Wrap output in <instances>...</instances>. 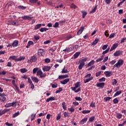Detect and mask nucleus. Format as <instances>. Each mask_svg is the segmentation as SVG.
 <instances>
[{"label": "nucleus", "mask_w": 126, "mask_h": 126, "mask_svg": "<svg viewBox=\"0 0 126 126\" xmlns=\"http://www.w3.org/2000/svg\"><path fill=\"white\" fill-rule=\"evenodd\" d=\"M36 1H38V0H30V2L31 3H36Z\"/></svg>", "instance_id": "55"}, {"label": "nucleus", "mask_w": 126, "mask_h": 126, "mask_svg": "<svg viewBox=\"0 0 126 126\" xmlns=\"http://www.w3.org/2000/svg\"><path fill=\"white\" fill-rule=\"evenodd\" d=\"M118 46H119V44H118V43H115L113 44L110 50V52H112V51H114V50H115V49H117Z\"/></svg>", "instance_id": "7"}, {"label": "nucleus", "mask_w": 126, "mask_h": 126, "mask_svg": "<svg viewBox=\"0 0 126 126\" xmlns=\"http://www.w3.org/2000/svg\"><path fill=\"white\" fill-rule=\"evenodd\" d=\"M85 65V63H84V62H80V64L78 66L79 69L80 70L82 68H83V66H84Z\"/></svg>", "instance_id": "12"}, {"label": "nucleus", "mask_w": 126, "mask_h": 126, "mask_svg": "<svg viewBox=\"0 0 126 126\" xmlns=\"http://www.w3.org/2000/svg\"><path fill=\"white\" fill-rule=\"evenodd\" d=\"M68 77V75H60L59 76V79H63V78H66Z\"/></svg>", "instance_id": "13"}, {"label": "nucleus", "mask_w": 126, "mask_h": 126, "mask_svg": "<svg viewBox=\"0 0 126 126\" xmlns=\"http://www.w3.org/2000/svg\"><path fill=\"white\" fill-rule=\"evenodd\" d=\"M90 106L92 107L93 108H95V102L92 101Z\"/></svg>", "instance_id": "44"}, {"label": "nucleus", "mask_w": 126, "mask_h": 126, "mask_svg": "<svg viewBox=\"0 0 126 126\" xmlns=\"http://www.w3.org/2000/svg\"><path fill=\"white\" fill-rule=\"evenodd\" d=\"M41 26H42V24H41L36 25L34 27V30H37V29L41 28Z\"/></svg>", "instance_id": "19"}, {"label": "nucleus", "mask_w": 126, "mask_h": 126, "mask_svg": "<svg viewBox=\"0 0 126 126\" xmlns=\"http://www.w3.org/2000/svg\"><path fill=\"white\" fill-rule=\"evenodd\" d=\"M94 63H95V61H94V60H92L88 64V66H91V65L94 64Z\"/></svg>", "instance_id": "21"}, {"label": "nucleus", "mask_w": 126, "mask_h": 126, "mask_svg": "<svg viewBox=\"0 0 126 126\" xmlns=\"http://www.w3.org/2000/svg\"><path fill=\"white\" fill-rule=\"evenodd\" d=\"M68 72V71H67V69H65V67H64L62 71V73H67Z\"/></svg>", "instance_id": "25"}, {"label": "nucleus", "mask_w": 126, "mask_h": 126, "mask_svg": "<svg viewBox=\"0 0 126 126\" xmlns=\"http://www.w3.org/2000/svg\"><path fill=\"white\" fill-rule=\"evenodd\" d=\"M109 58L108 57H105V58L104 59L103 61V63H106V62H107V61H108Z\"/></svg>", "instance_id": "60"}, {"label": "nucleus", "mask_w": 126, "mask_h": 126, "mask_svg": "<svg viewBox=\"0 0 126 126\" xmlns=\"http://www.w3.org/2000/svg\"><path fill=\"white\" fill-rule=\"evenodd\" d=\"M88 59L87 58H84L80 60L81 63H84L87 61Z\"/></svg>", "instance_id": "54"}, {"label": "nucleus", "mask_w": 126, "mask_h": 126, "mask_svg": "<svg viewBox=\"0 0 126 126\" xmlns=\"http://www.w3.org/2000/svg\"><path fill=\"white\" fill-rule=\"evenodd\" d=\"M49 30V29L46 28H42L40 29V32H46V31Z\"/></svg>", "instance_id": "20"}, {"label": "nucleus", "mask_w": 126, "mask_h": 126, "mask_svg": "<svg viewBox=\"0 0 126 126\" xmlns=\"http://www.w3.org/2000/svg\"><path fill=\"white\" fill-rule=\"evenodd\" d=\"M38 54L39 56H44V55H45V53H44V50L39 49Z\"/></svg>", "instance_id": "10"}, {"label": "nucleus", "mask_w": 126, "mask_h": 126, "mask_svg": "<svg viewBox=\"0 0 126 126\" xmlns=\"http://www.w3.org/2000/svg\"><path fill=\"white\" fill-rule=\"evenodd\" d=\"M53 27H54V28H58V27H59V23H55V24L53 25Z\"/></svg>", "instance_id": "46"}, {"label": "nucleus", "mask_w": 126, "mask_h": 126, "mask_svg": "<svg viewBox=\"0 0 126 126\" xmlns=\"http://www.w3.org/2000/svg\"><path fill=\"white\" fill-rule=\"evenodd\" d=\"M109 50H110V48H108L106 50L103 51L102 53L103 55H105L107 54L109 52Z\"/></svg>", "instance_id": "53"}, {"label": "nucleus", "mask_w": 126, "mask_h": 126, "mask_svg": "<svg viewBox=\"0 0 126 126\" xmlns=\"http://www.w3.org/2000/svg\"><path fill=\"white\" fill-rule=\"evenodd\" d=\"M68 110H69L71 113H73V112H74V108H72V107L68 108Z\"/></svg>", "instance_id": "47"}, {"label": "nucleus", "mask_w": 126, "mask_h": 126, "mask_svg": "<svg viewBox=\"0 0 126 126\" xmlns=\"http://www.w3.org/2000/svg\"><path fill=\"white\" fill-rule=\"evenodd\" d=\"M97 87H100V88H103L105 86L104 83H98L96 84Z\"/></svg>", "instance_id": "8"}, {"label": "nucleus", "mask_w": 126, "mask_h": 126, "mask_svg": "<svg viewBox=\"0 0 126 126\" xmlns=\"http://www.w3.org/2000/svg\"><path fill=\"white\" fill-rule=\"evenodd\" d=\"M122 55H123V51L121 50L117 51L114 53V56L115 57H119V56H121Z\"/></svg>", "instance_id": "3"}, {"label": "nucleus", "mask_w": 126, "mask_h": 126, "mask_svg": "<svg viewBox=\"0 0 126 126\" xmlns=\"http://www.w3.org/2000/svg\"><path fill=\"white\" fill-rule=\"evenodd\" d=\"M71 7L75 9V8H77V6H76V5H75L74 4L72 3L71 4Z\"/></svg>", "instance_id": "51"}, {"label": "nucleus", "mask_w": 126, "mask_h": 126, "mask_svg": "<svg viewBox=\"0 0 126 126\" xmlns=\"http://www.w3.org/2000/svg\"><path fill=\"white\" fill-rule=\"evenodd\" d=\"M124 64V60L120 59L118 61V63L114 64L113 66L114 68L117 67L119 68V67H121V65H123Z\"/></svg>", "instance_id": "1"}, {"label": "nucleus", "mask_w": 126, "mask_h": 126, "mask_svg": "<svg viewBox=\"0 0 126 126\" xmlns=\"http://www.w3.org/2000/svg\"><path fill=\"white\" fill-rule=\"evenodd\" d=\"M106 23L107 24H111V23H112V20L108 19L106 21Z\"/></svg>", "instance_id": "62"}, {"label": "nucleus", "mask_w": 126, "mask_h": 126, "mask_svg": "<svg viewBox=\"0 0 126 126\" xmlns=\"http://www.w3.org/2000/svg\"><path fill=\"white\" fill-rule=\"evenodd\" d=\"M19 8L20 9H26V6H19Z\"/></svg>", "instance_id": "56"}, {"label": "nucleus", "mask_w": 126, "mask_h": 126, "mask_svg": "<svg viewBox=\"0 0 126 126\" xmlns=\"http://www.w3.org/2000/svg\"><path fill=\"white\" fill-rule=\"evenodd\" d=\"M31 45H34V42H33V41H29L28 45L26 46V48L28 49V48H29V47H30Z\"/></svg>", "instance_id": "15"}, {"label": "nucleus", "mask_w": 126, "mask_h": 126, "mask_svg": "<svg viewBox=\"0 0 126 126\" xmlns=\"http://www.w3.org/2000/svg\"><path fill=\"white\" fill-rule=\"evenodd\" d=\"M0 100L1 102H4V101H6V97H5V96H1L0 97Z\"/></svg>", "instance_id": "23"}, {"label": "nucleus", "mask_w": 126, "mask_h": 126, "mask_svg": "<svg viewBox=\"0 0 126 126\" xmlns=\"http://www.w3.org/2000/svg\"><path fill=\"white\" fill-rule=\"evenodd\" d=\"M90 113V110H83L82 111L83 114H89Z\"/></svg>", "instance_id": "42"}, {"label": "nucleus", "mask_w": 126, "mask_h": 126, "mask_svg": "<svg viewBox=\"0 0 126 126\" xmlns=\"http://www.w3.org/2000/svg\"><path fill=\"white\" fill-rule=\"evenodd\" d=\"M101 61H103V58L101 57V58H98L96 61V63H99V62H101Z\"/></svg>", "instance_id": "61"}, {"label": "nucleus", "mask_w": 126, "mask_h": 126, "mask_svg": "<svg viewBox=\"0 0 126 126\" xmlns=\"http://www.w3.org/2000/svg\"><path fill=\"white\" fill-rule=\"evenodd\" d=\"M75 99L76 101H82V98L80 97H76Z\"/></svg>", "instance_id": "49"}, {"label": "nucleus", "mask_w": 126, "mask_h": 126, "mask_svg": "<svg viewBox=\"0 0 126 126\" xmlns=\"http://www.w3.org/2000/svg\"><path fill=\"white\" fill-rule=\"evenodd\" d=\"M31 78L32 80V81H34V82H35V83H38V82H39V79H38L37 77H31Z\"/></svg>", "instance_id": "9"}, {"label": "nucleus", "mask_w": 126, "mask_h": 126, "mask_svg": "<svg viewBox=\"0 0 126 126\" xmlns=\"http://www.w3.org/2000/svg\"><path fill=\"white\" fill-rule=\"evenodd\" d=\"M69 82V78H67L64 80L63 81H61V84L64 85V84H66V83H67V82Z\"/></svg>", "instance_id": "11"}, {"label": "nucleus", "mask_w": 126, "mask_h": 126, "mask_svg": "<svg viewBox=\"0 0 126 126\" xmlns=\"http://www.w3.org/2000/svg\"><path fill=\"white\" fill-rule=\"evenodd\" d=\"M20 71H21V72H22V73H25V72H27V70L25 68L21 69Z\"/></svg>", "instance_id": "30"}, {"label": "nucleus", "mask_w": 126, "mask_h": 126, "mask_svg": "<svg viewBox=\"0 0 126 126\" xmlns=\"http://www.w3.org/2000/svg\"><path fill=\"white\" fill-rule=\"evenodd\" d=\"M62 106L63 110H66V105H65V102L62 103Z\"/></svg>", "instance_id": "32"}, {"label": "nucleus", "mask_w": 126, "mask_h": 126, "mask_svg": "<svg viewBox=\"0 0 126 126\" xmlns=\"http://www.w3.org/2000/svg\"><path fill=\"white\" fill-rule=\"evenodd\" d=\"M108 45H104L102 47V50H106V49H107V48H108Z\"/></svg>", "instance_id": "57"}, {"label": "nucleus", "mask_w": 126, "mask_h": 126, "mask_svg": "<svg viewBox=\"0 0 126 126\" xmlns=\"http://www.w3.org/2000/svg\"><path fill=\"white\" fill-rule=\"evenodd\" d=\"M64 117L65 118H66V117L69 118V116L68 115V113H67V112H65L64 113Z\"/></svg>", "instance_id": "45"}, {"label": "nucleus", "mask_w": 126, "mask_h": 126, "mask_svg": "<svg viewBox=\"0 0 126 126\" xmlns=\"http://www.w3.org/2000/svg\"><path fill=\"white\" fill-rule=\"evenodd\" d=\"M83 13V16H82V18H85V16H86V15H87V12H85V11H83L82 12Z\"/></svg>", "instance_id": "39"}, {"label": "nucleus", "mask_w": 126, "mask_h": 126, "mask_svg": "<svg viewBox=\"0 0 126 126\" xmlns=\"http://www.w3.org/2000/svg\"><path fill=\"white\" fill-rule=\"evenodd\" d=\"M112 83L113 85H116V84H117V83H118V81H117L116 79H113L112 81Z\"/></svg>", "instance_id": "28"}, {"label": "nucleus", "mask_w": 126, "mask_h": 126, "mask_svg": "<svg viewBox=\"0 0 126 126\" xmlns=\"http://www.w3.org/2000/svg\"><path fill=\"white\" fill-rule=\"evenodd\" d=\"M22 18L25 20H31L32 18H33V17H30L29 16H24L22 17Z\"/></svg>", "instance_id": "6"}, {"label": "nucleus", "mask_w": 126, "mask_h": 126, "mask_svg": "<svg viewBox=\"0 0 126 126\" xmlns=\"http://www.w3.org/2000/svg\"><path fill=\"white\" fill-rule=\"evenodd\" d=\"M101 74V71H99L96 73V77H98V76H100Z\"/></svg>", "instance_id": "63"}, {"label": "nucleus", "mask_w": 126, "mask_h": 126, "mask_svg": "<svg viewBox=\"0 0 126 126\" xmlns=\"http://www.w3.org/2000/svg\"><path fill=\"white\" fill-rule=\"evenodd\" d=\"M5 107H6V108H8V107H11V103H7L5 105Z\"/></svg>", "instance_id": "59"}, {"label": "nucleus", "mask_w": 126, "mask_h": 126, "mask_svg": "<svg viewBox=\"0 0 126 126\" xmlns=\"http://www.w3.org/2000/svg\"><path fill=\"white\" fill-rule=\"evenodd\" d=\"M115 37V33H112L110 35L109 38L110 39H112V38H114Z\"/></svg>", "instance_id": "58"}, {"label": "nucleus", "mask_w": 126, "mask_h": 126, "mask_svg": "<svg viewBox=\"0 0 126 126\" xmlns=\"http://www.w3.org/2000/svg\"><path fill=\"white\" fill-rule=\"evenodd\" d=\"M37 61V57L36 56H33L31 57V59L30 60L28 61V63H34Z\"/></svg>", "instance_id": "2"}, {"label": "nucleus", "mask_w": 126, "mask_h": 126, "mask_svg": "<svg viewBox=\"0 0 126 126\" xmlns=\"http://www.w3.org/2000/svg\"><path fill=\"white\" fill-rule=\"evenodd\" d=\"M51 68H52V66H44L43 68H42V70H43V71H49Z\"/></svg>", "instance_id": "4"}, {"label": "nucleus", "mask_w": 126, "mask_h": 126, "mask_svg": "<svg viewBox=\"0 0 126 126\" xmlns=\"http://www.w3.org/2000/svg\"><path fill=\"white\" fill-rule=\"evenodd\" d=\"M93 78L91 77L90 78L87 79L86 80H84V83H87V82H89V81H91V80H92Z\"/></svg>", "instance_id": "26"}, {"label": "nucleus", "mask_w": 126, "mask_h": 126, "mask_svg": "<svg viewBox=\"0 0 126 126\" xmlns=\"http://www.w3.org/2000/svg\"><path fill=\"white\" fill-rule=\"evenodd\" d=\"M86 122H87V118L82 119L81 121L80 124H81V125H84V124H85V123H86Z\"/></svg>", "instance_id": "17"}, {"label": "nucleus", "mask_w": 126, "mask_h": 126, "mask_svg": "<svg viewBox=\"0 0 126 126\" xmlns=\"http://www.w3.org/2000/svg\"><path fill=\"white\" fill-rule=\"evenodd\" d=\"M63 52H70V48H66L65 49L63 50Z\"/></svg>", "instance_id": "50"}, {"label": "nucleus", "mask_w": 126, "mask_h": 126, "mask_svg": "<svg viewBox=\"0 0 126 126\" xmlns=\"http://www.w3.org/2000/svg\"><path fill=\"white\" fill-rule=\"evenodd\" d=\"M122 114H117V117L118 119H121V118H122Z\"/></svg>", "instance_id": "64"}, {"label": "nucleus", "mask_w": 126, "mask_h": 126, "mask_svg": "<svg viewBox=\"0 0 126 126\" xmlns=\"http://www.w3.org/2000/svg\"><path fill=\"white\" fill-rule=\"evenodd\" d=\"M113 103H114V104H118V103H119V99H118L117 98H115V99L113 100Z\"/></svg>", "instance_id": "38"}, {"label": "nucleus", "mask_w": 126, "mask_h": 126, "mask_svg": "<svg viewBox=\"0 0 126 126\" xmlns=\"http://www.w3.org/2000/svg\"><path fill=\"white\" fill-rule=\"evenodd\" d=\"M84 28H85V27L84 26H82L80 28V29L79 30V31L77 32V35H80L82 32H83L84 30Z\"/></svg>", "instance_id": "5"}, {"label": "nucleus", "mask_w": 126, "mask_h": 126, "mask_svg": "<svg viewBox=\"0 0 126 126\" xmlns=\"http://www.w3.org/2000/svg\"><path fill=\"white\" fill-rule=\"evenodd\" d=\"M36 118V114H32L31 117V121H33Z\"/></svg>", "instance_id": "37"}, {"label": "nucleus", "mask_w": 126, "mask_h": 126, "mask_svg": "<svg viewBox=\"0 0 126 126\" xmlns=\"http://www.w3.org/2000/svg\"><path fill=\"white\" fill-rule=\"evenodd\" d=\"M24 60H25V57H20L19 58H18L17 61H23Z\"/></svg>", "instance_id": "36"}, {"label": "nucleus", "mask_w": 126, "mask_h": 126, "mask_svg": "<svg viewBox=\"0 0 126 126\" xmlns=\"http://www.w3.org/2000/svg\"><path fill=\"white\" fill-rule=\"evenodd\" d=\"M126 0H123L121 2H119L117 5L118 7H120V6H121V5H122V4H123V3H124Z\"/></svg>", "instance_id": "27"}, {"label": "nucleus", "mask_w": 126, "mask_h": 126, "mask_svg": "<svg viewBox=\"0 0 126 126\" xmlns=\"http://www.w3.org/2000/svg\"><path fill=\"white\" fill-rule=\"evenodd\" d=\"M38 68H34L33 69V74H35V73H36V72H37V71H38Z\"/></svg>", "instance_id": "48"}, {"label": "nucleus", "mask_w": 126, "mask_h": 126, "mask_svg": "<svg viewBox=\"0 0 126 126\" xmlns=\"http://www.w3.org/2000/svg\"><path fill=\"white\" fill-rule=\"evenodd\" d=\"M79 55H80V52H77V53H76L74 55V58H75V59H76L78 57V56H79Z\"/></svg>", "instance_id": "29"}, {"label": "nucleus", "mask_w": 126, "mask_h": 126, "mask_svg": "<svg viewBox=\"0 0 126 126\" xmlns=\"http://www.w3.org/2000/svg\"><path fill=\"white\" fill-rule=\"evenodd\" d=\"M13 47H17L18 46V41L15 40L12 43Z\"/></svg>", "instance_id": "18"}, {"label": "nucleus", "mask_w": 126, "mask_h": 126, "mask_svg": "<svg viewBox=\"0 0 126 126\" xmlns=\"http://www.w3.org/2000/svg\"><path fill=\"white\" fill-rule=\"evenodd\" d=\"M98 42H99V39L98 38H96L95 40L93 42L92 45L94 46V45H96V44H97Z\"/></svg>", "instance_id": "24"}, {"label": "nucleus", "mask_w": 126, "mask_h": 126, "mask_svg": "<svg viewBox=\"0 0 126 126\" xmlns=\"http://www.w3.org/2000/svg\"><path fill=\"white\" fill-rule=\"evenodd\" d=\"M94 120H95V117L92 116L89 119V122H92Z\"/></svg>", "instance_id": "43"}, {"label": "nucleus", "mask_w": 126, "mask_h": 126, "mask_svg": "<svg viewBox=\"0 0 126 126\" xmlns=\"http://www.w3.org/2000/svg\"><path fill=\"white\" fill-rule=\"evenodd\" d=\"M63 91V88H59V90L55 92V93L57 94V93H60V92H62Z\"/></svg>", "instance_id": "35"}, {"label": "nucleus", "mask_w": 126, "mask_h": 126, "mask_svg": "<svg viewBox=\"0 0 126 126\" xmlns=\"http://www.w3.org/2000/svg\"><path fill=\"white\" fill-rule=\"evenodd\" d=\"M43 72H42V70H39L37 72V75H39L40 76L41 74H42Z\"/></svg>", "instance_id": "41"}, {"label": "nucleus", "mask_w": 126, "mask_h": 126, "mask_svg": "<svg viewBox=\"0 0 126 126\" xmlns=\"http://www.w3.org/2000/svg\"><path fill=\"white\" fill-rule=\"evenodd\" d=\"M56 100L55 97H50L46 99V102H49V101H54Z\"/></svg>", "instance_id": "16"}, {"label": "nucleus", "mask_w": 126, "mask_h": 126, "mask_svg": "<svg viewBox=\"0 0 126 126\" xmlns=\"http://www.w3.org/2000/svg\"><path fill=\"white\" fill-rule=\"evenodd\" d=\"M121 93H122V91L117 92L115 94L114 96L116 97V96H119V95H120Z\"/></svg>", "instance_id": "31"}, {"label": "nucleus", "mask_w": 126, "mask_h": 126, "mask_svg": "<svg viewBox=\"0 0 126 126\" xmlns=\"http://www.w3.org/2000/svg\"><path fill=\"white\" fill-rule=\"evenodd\" d=\"M111 99H112V97L110 96L104 97V100L105 101V102H107V101H110Z\"/></svg>", "instance_id": "33"}, {"label": "nucleus", "mask_w": 126, "mask_h": 126, "mask_svg": "<svg viewBox=\"0 0 126 126\" xmlns=\"http://www.w3.org/2000/svg\"><path fill=\"white\" fill-rule=\"evenodd\" d=\"M80 82H78L76 84H75V87L76 88H78V87H80Z\"/></svg>", "instance_id": "34"}, {"label": "nucleus", "mask_w": 126, "mask_h": 126, "mask_svg": "<svg viewBox=\"0 0 126 126\" xmlns=\"http://www.w3.org/2000/svg\"><path fill=\"white\" fill-rule=\"evenodd\" d=\"M105 73L107 77H110L112 75V72L111 71H105Z\"/></svg>", "instance_id": "14"}, {"label": "nucleus", "mask_w": 126, "mask_h": 126, "mask_svg": "<svg viewBox=\"0 0 126 126\" xmlns=\"http://www.w3.org/2000/svg\"><path fill=\"white\" fill-rule=\"evenodd\" d=\"M20 114V113H19V111H18L17 112H16L12 115V118H15V117H17V116H19Z\"/></svg>", "instance_id": "22"}, {"label": "nucleus", "mask_w": 126, "mask_h": 126, "mask_svg": "<svg viewBox=\"0 0 126 126\" xmlns=\"http://www.w3.org/2000/svg\"><path fill=\"white\" fill-rule=\"evenodd\" d=\"M105 80H106V78L105 77H102L98 80L99 82H103V81H105Z\"/></svg>", "instance_id": "40"}, {"label": "nucleus", "mask_w": 126, "mask_h": 126, "mask_svg": "<svg viewBox=\"0 0 126 126\" xmlns=\"http://www.w3.org/2000/svg\"><path fill=\"white\" fill-rule=\"evenodd\" d=\"M45 63H50L51 62V60L49 58H46L45 60Z\"/></svg>", "instance_id": "52"}]
</instances>
